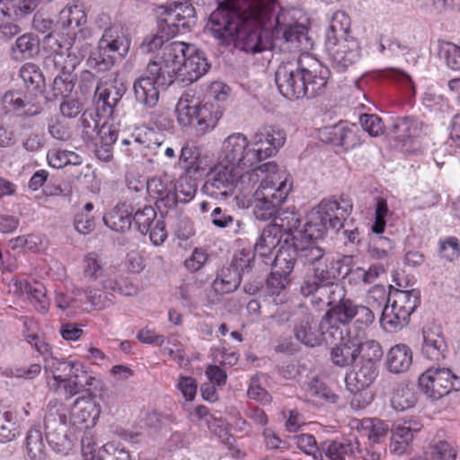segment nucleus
<instances>
[{
	"label": "nucleus",
	"instance_id": "obj_1",
	"mask_svg": "<svg viewBox=\"0 0 460 460\" xmlns=\"http://www.w3.org/2000/svg\"><path fill=\"white\" fill-rule=\"evenodd\" d=\"M237 6L220 4L211 13L207 30L220 44L250 54L261 53L275 47L282 35L288 41L286 14L281 12L271 20L277 0H236Z\"/></svg>",
	"mask_w": 460,
	"mask_h": 460
},
{
	"label": "nucleus",
	"instance_id": "obj_2",
	"mask_svg": "<svg viewBox=\"0 0 460 460\" xmlns=\"http://www.w3.org/2000/svg\"><path fill=\"white\" fill-rule=\"evenodd\" d=\"M285 140V133L274 128L259 130L251 142L243 133H233L222 143L221 159L238 169L252 168L276 154Z\"/></svg>",
	"mask_w": 460,
	"mask_h": 460
},
{
	"label": "nucleus",
	"instance_id": "obj_3",
	"mask_svg": "<svg viewBox=\"0 0 460 460\" xmlns=\"http://www.w3.org/2000/svg\"><path fill=\"white\" fill-rule=\"evenodd\" d=\"M352 201L341 197L339 200L323 199L307 213L305 221L296 212L289 211V234L302 233L311 238H322L329 229L339 231L351 214Z\"/></svg>",
	"mask_w": 460,
	"mask_h": 460
},
{
	"label": "nucleus",
	"instance_id": "obj_4",
	"mask_svg": "<svg viewBox=\"0 0 460 460\" xmlns=\"http://www.w3.org/2000/svg\"><path fill=\"white\" fill-rule=\"evenodd\" d=\"M157 57L172 84L179 81L188 85L199 79L210 67L202 51L181 41L164 45L162 54Z\"/></svg>",
	"mask_w": 460,
	"mask_h": 460
},
{
	"label": "nucleus",
	"instance_id": "obj_5",
	"mask_svg": "<svg viewBox=\"0 0 460 460\" xmlns=\"http://www.w3.org/2000/svg\"><path fill=\"white\" fill-rule=\"evenodd\" d=\"M325 302L330 309L323 317V325L327 326V337L334 341L342 340V335L352 333L349 324L353 321L356 303L346 297L345 288L341 285L330 286L326 289Z\"/></svg>",
	"mask_w": 460,
	"mask_h": 460
},
{
	"label": "nucleus",
	"instance_id": "obj_6",
	"mask_svg": "<svg viewBox=\"0 0 460 460\" xmlns=\"http://www.w3.org/2000/svg\"><path fill=\"white\" fill-rule=\"evenodd\" d=\"M130 47V40L120 24L105 28L96 50L90 53L87 65L99 72L111 69L118 59L124 58Z\"/></svg>",
	"mask_w": 460,
	"mask_h": 460
},
{
	"label": "nucleus",
	"instance_id": "obj_7",
	"mask_svg": "<svg viewBox=\"0 0 460 460\" xmlns=\"http://www.w3.org/2000/svg\"><path fill=\"white\" fill-rule=\"evenodd\" d=\"M420 304L419 289L390 288L387 303L383 309L380 323L387 332L402 330L409 323L411 314Z\"/></svg>",
	"mask_w": 460,
	"mask_h": 460
},
{
	"label": "nucleus",
	"instance_id": "obj_8",
	"mask_svg": "<svg viewBox=\"0 0 460 460\" xmlns=\"http://www.w3.org/2000/svg\"><path fill=\"white\" fill-rule=\"evenodd\" d=\"M253 197V215L256 219L267 221L273 218L272 223L278 219V223L284 224V216L288 212V208L284 207L288 199L286 179L274 189L261 182Z\"/></svg>",
	"mask_w": 460,
	"mask_h": 460
},
{
	"label": "nucleus",
	"instance_id": "obj_9",
	"mask_svg": "<svg viewBox=\"0 0 460 460\" xmlns=\"http://www.w3.org/2000/svg\"><path fill=\"white\" fill-rule=\"evenodd\" d=\"M172 79L164 71L158 57L149 61L146 74L135 80L133 90L136 101L146 108L155 107L159 100V87L166 88Z\"/></svg>",
	"mask_w": 460,
	"mask_h": 460
},
{
	"label": "nucleus",
	"instance_id": "obj_10",
	"mask_svg": "<svg viewBox=\"0 0 460 460\" xmlns=\"http://www.w3.org/2000/svg\"><path fill=\"white\" fill-rule=\"evenodd\" d=\"M68 409L57 400L50 401L46 408L44 429L49 447L58 453L71 449L72 439L67 434Z\"/></svg>",
	"mask_w": 460,
	"mask_h": 460
},
{
	"label": "nucleus",
	"instance_id": "obj_11",
	"mask_svg": "<svg viewBox=\"0 0 460 460\" xmlns=\"http://www.w3.org/2000/svg\"><path fill=\"white\" fill-rule=\"evenodd\" d=\"M420 389L432 400L460 390V377L449 368L429 367L419 377Z\"/></svg>",
	"mask_w": 460,
	"mask_h": 460
},
{
	"label": "nucleus",
	"instance_id": "obj_12",
	"mask_svg": "<svg viewBox=\"0 0 460 460\" xmlns=\"http://www.w3.org/2000/svg\"><path fill=\"white\" fill-rule=\"evenodd\" d=\"M252 257L249 252H240L234 256L229 267L224 268L217 275L212 287L217 293L228 294L235 291L241 284L242 275L252 268Z\"/></svg>",
	"mask_w": 460,
	"mask_h": 460
},
{
	"label": "nucleus",
	"instance_id": "obj_13",
	"mask_svg": "<svg viewBox=\"0 0 460 460\" xmlns=\"http://www.w3.org/2000/svg\"><path fill=\"white\" fill-rule=\"evenodd\" d=\"M224 163L219 162L210 170L202 187L204 193L208 196L222 200L233 195L236 177L235 167Z\"/></svg>",
	"mask_w": 460,
	"mask_h": 460
},
{
	"label": "nucleus",
	"instance_id": "obj_14",
	"mask_svg": "<svg viewBox=\"0 0 460 460\" xmlns=\"http://www.w3.org/2000/svg\"><path fill=\"white\" fill-rule=\"evenodd\" d=\"M126 91L127 87L118 73H111L98 80L94 90L97 111L108 117L112 116Z\"/></svg>",
	"mask_w": 460,
	"mask_h": 460
},
{
	"label": "nucleus",
	"instance_id": "obj_15",
	"mask_svg": "<svg viewBox=\"0 0 460 460\" xmlns=\"http://www.w3.org/2000/svg\"><path fill=\"white\" fill-rule=\"evenodd\" d=\"M45 43L52 51V55L45 60L46 65H53L57 74L73 75V72L78 66V58L69 51L72 45L60 38L58 33L47 35Z\"/></svg>",
	"mask_w": 460,
	"mask_h": 460
},
{
	"label": "nucleus",
	"instance_id": "obj_16",
	"mask_svg": "<svg viewBox=\"0 0 460 460\" xmlns=\"http://www.w3.org/2000/svg\"><path fill=\"white\" fill-rule=\"evenodd\" d=\"M324 46L334 66L340 71L346 70L361 58L359 42L353 36L340 39L331 38L329 41L324 42Z\"/></svg>",
	"mask_w": 460,
	"mask_h": 460
},
{
	"label": "nucleus",
	"instance_id": "obj_17",
	"mask_svg": "<svg viewBox=\"0 0 460 460\" xmlns=\"http://www.w3.org/2000/svg\"><path fill=\"white\" fill-rule=\"evenodd\" d=\"M313 270L314 280L306 281L301 287V292L304 296L313 295L322 300L323 296H327L326 289L329 290L330 286L339 285L334 280L341 277V270L335 268L332 260L328 257L314 266Z\"/></svg>",
	"mask_w": 460,
	"mask_h": 460
},
{
	"label": "nucleus",
	"instance_id": "obj_18",
	"mask_svg": "<svg viewBox=\"0 0 460 460\" xmlns=\"http://www.w3.org/2000/svg\"><path fill=\"white\" fill-rule=\"evenodd\" d=\"M289 365V379L302 383L310 396L323 399L329 403H336L339 396L334 394L326 385L321 382L317 376H313L308 382L304 378H308L310 372L309 364L306 360L297 361V366L294 364V359Z\"/></svg>",
	"mask_w": 460,
	"mask_h": 460
},
{
	"label": "nucleus",
	"instance_id": "obj_19",
	"mask_svg": "<svg viewBox=\"0 0 460 460\" xmlns=\"http://www.w3.org/2000/svg\"><path fill=\"white\" fill-rule=\"evenodd\" d=\"M325 331L327 326L323 325V319L318 323L314 316L305 310L294 320V337L297 341L306 347L314 348L325 341Z\"/></svg>",
	"mask_w": 460,
	"mask_h": 460
},
{
	"label": "nucleus",
	"instance_id": "obj_20",
	"mask_svg": "<svg viewBox=\"0 0 460 460\" xmlns=\"http://www.w3.org/2000/svg\"><path fill=\"white\" fill-rule=\"evenodd\" d=\"M309 18L302 10L289 12V51H301L308 55L313 49V39L308 35Z\"/></svg>",
	"mask_w": 460,
	"mask_h": 460
},
{
	"label": "nucleus",
	"instance_id": "obj_21",
	"mask_svg": "<svg viewBox=\"0 0 460 460\" xmlns=\"http://www.w3.org/2000/svg\"><path fill=\"white\" fill-rule=\"evenodd\" d=\"M283 242V245L279 249L275 256V263L280 264L281 261L288 263L285 257L286 252L283 251L284 245L288 243V227L284 224L274 223L268 225L262 231L259 240L254 245V249L261 256H266L271 248Z\"/></svg>",
	"mask_w": 460,
	"mask_h": 460
},
{
	"label": "nucleus",
	"instance_id": "obj_22",
	"mask_svg": "<svg viewBox=\"0 0 460 460\" xmlns=\"http://www.w3.org/2000/svg\"><path fill=\"white\" fill-rule=\"evenodd\" d=\"M342 336V340L334 341L331 338L328 339L327 332H325V342L333 346L330 353L332 362L337 367H345L355 362L358 350L355 334L349 333V335Z\"/></svg>",
	"mask_w": 460,
	"mask_h": 460
},
{
	"label": "nucleus",
	"instance_id": "obj_23",
	"mask_svg": "<svg viewBox=\"0 0 460 460\" xmlns=\"http://www.w3.org/2000/svg\"><path fill=\"white\" fill-rule=\"evenodd\" d=\"M76 362L61 360L54 357L45 358V371L47 374L48 385L56 392H63L66 385Z\"/></svg>",
	"mask_w": 460,
	"mask_h": 460
},
{
	"label": "nucleus",
	"instance_id": "obj_24",
	"mask_svg": "<svg viewBox=\"0 0 460 460\" xmlns=\"http://www.w3.org/2000/svg\"><path fill=\"white\" fill-rule=\"evenodd\" d=\"M100 415V408L93 400L77 399L70 412L69 423L78 429L93 427Z\"/></svg>",
	"mask_w": 460,
	"mask_h": 460
},
{
	"label": "nucleus",
	"instance_id": "obj_25",
	"mask_svg": "<svg viewBox=\"0 0 460 460\" xmlns=\"http://www.w3.org/2000/svg\"><path fill=\"white\" fill-rule=\"evenodd\" d=\"M146 190L149 196L155 199V205L160 210L174 208L180 199L178 188L156 177L147 181Z\"/></svg>",
	"mask_w": 460,
	"mask_h": 460
},
{
	"label": "nucleus",
	"instance_id": "obj_26",
	"mask_svg": "<svg viewBox=\"0 0 460 460\" xmlns=\"http://www.w3.org/2000/svg\"><path fill=\"white\" fill-rule=\"evenodd\" d=\"M314 239H309L307 234L302 233H297L296 236L293 235L292 246L296 252V262L314 267L326 258L324 251L321 247L314 245L312 242Z\"/></svg>",
	"mask_w": 460,
	"mask_h": 460
},
{
	"label": "nucleus",
	"instance_id": "obj_27",
	"mask_svg": "<svg viewBox=\"0 0 460 460\" xmlns=\"http://www.w3.org/2000/svg\"><path fill=\"white\" fill-rule=\"evenodd\" d=\"M420 429V426L416 421L410 420L403 424H397L392 431L390 452L397 456L408 454L411 448L414 434Z\"/></svg>",
	"mask_w": 460,
	"mask_h": 460
},
{
	"label": "nucleus",
	"instance_id": "obj_28",
	"mask_svg": "<svg viewBox=\"0 0 460 460\" xmlns=\"http://www.w3.org/2000/svg\"><path fill=\"white\" fill-rule=\"evenodd\" d=\"M378 376V366L360 363L358 369L350 371L345 376L346 389L357 394L368 388Z\"/></svg>",
	"mask_w": 460,
	"mask_h": 460
},
{
	"label": "nucleus",
	"instance_id": "obj_29",
	"mask_svg": "<svg viewBox=\"0 0 460 460\" xmlns=\"http://www.w3.org/2000/svg\"><path fill=\"white\" fill-rule=\"evenodd\" d=\"M158 15L172 14L182 29L190 30L196 24V11L193 5L189 3L172 2L168 4L157 6Z\"/></svg>",
	"mask_w": 460,
	"mask_h": 460
},
{
	"label": "nucleus",
	"instance_id": "obj_30",
	"mask_svg": "<svg viewBox=\"0 0 460 460\" xmlns=\"http://www.w3.org/2000/svg\"><path fill=\"white\" fill-rule=\"evenodd\" d=\"M421 354L431 361H440L446 358L447 345L438 330H423Z\"/></svg>",
	"mask_w": 460,
	"mask_h": 460
},
{
	"label": "nucleus",
	"instance_id": "obj_31",
	"mask_svg": "<svg viewBox=\"0 0 460 460\" xmlns=\"http://www.w3.org/2000/svg\"><path fill=\"white\" fill-rule=\"evenodd\" d=\"M71 376L64 385V394L73 396L84 390L96 388L97 380L94 376L88 372L87 368L79 362H76L71 373Z\"/></svg>",
	"mask_w": 460,
	"mask_h": 460
},
{
	"label": "nucleus",
	"instance_id": "obj_32",
	"mask_svg": "<svg viewBox=\"0 0 460 460\" xmlns=\"http://www.w3.org/2000/svg\"><path fill=\"white\" fill-rule=\"evenodd\" d=\"M307 61H312L309 55L299 54L296 63L292 64V66H296V69L289 71V87L291 88L292 95L296 99L308 98L307 75L306 67L305 66V63ZM289 65H291L290 61Z\"/></svg>",
	"mask_w": 460,
	"mask_h": 460
},
{
	"label": "nucleus",
	"instance_id": "obj_33",
	"mask_svg": "<svg viewBox=\"0 0 460 460\" xmlns=\"http://www.w3.org/2000/svg\"><path fill=\"white\" fill-rule=\"evenodd\" d=\"M39 53L40 40L33 33H24L19 36L10 48V57L15 61L33 58Z\"/></svg>",
	"mask_w": 460,
	"mask_h": 460
},
{
	"label": "nucleus",
	"instance_id": "obj_34",
	"mask_svg": "<svg viewBox=\"0 0 460 460\" xmlns=\"http://www.w3.org/2000/svg\"><path fill=\"white\" fill-rule=\"evenodd\" d=\"M412 364V351L403 343L393 346L386 355L387 369L394 374L406 372Z\"/></svg>",
	"mask_w": 460,
	"mask_h": 460
},
{
	"label": "nucleus",
	"instance_id": "obj_35",
	"mask_svg": "<svg viewBox=\"0 0 460 460\" xmlns=\"http://www.w3.org/2000/svg\"><path fill=\"white\" fill-rule=\"evenodd\" d=\"M133 208L126 202L119 203L103 217L105 225L115 232H126L132 226Z\"/></svg>",
	"mask_w": 460,
	"mask_h": 460
},
{
	"label": "nucleus",
	"instance_id": "obj_36",
	"mask_svg": "<svg viewBox=\"0 0 460 460\" xmlns=\"http://www.w3.org/2000/svg\"><path fill=\"white\" fill-rule=\"evenodd\" d=\"M422 125V122L414 117H397L392 124L391 131L394 138L405 143L407 139L421 135Z\"/></svg>",
	"mask_w": 460,
	"mask_h": 460
},
{
	"label": "nucleus",
	"instance_id": "obj_37",
	"mask_svg": "<svg viewBox=\"0 0 460 460\" xmlns=\"http://www.w3.org/2000/svg\"><path fill=\"white\" fill-rule=\"evenodd\" d=\"M323 450L330 460H345L346 456L359 452V443L356 438L332 440L325 442Z\"/></svg>",
	"mask_w": 460,
	"mask_h": 460
},
{
	"label": "nucleus",
	"instance_id": "obj_38",
	"mask_svg": "<svg viewBox=\"0 0 460 460\" xmlns=\"http://www.w3.org/2000/svg\"><path fill=\"white\" fill-rule=\"evenodd\" d=\"M19 76L23 81L28 92L35 97L41 95L45 89V78L40 68L33 63H25L19 70Z\"/></svg>",
	"mask_w": 460,
	"mask_h": 460
},
{
	"label": "nucleus",
	"instance_id": "obj_39",
	"mask_svg": "<svg viewBox=\"0 0 460 460\" xmlns=\"http://www.w3.org/2000/svg\"><path fill=\"white\" fill-rule=\"evenodd\" d=\"M199 105V102L195 100L193 95L190 93L182 94L175 107L178 123L182 127L193 125Z\"/></svg>",
	"mask_w": 460,
	"mask_h": 460
},
{
	"label": "nucleus",
	"instance_id": "obj_40",
	"mask_svg": "<svg viewBox=\"0 0 460 460\" xmlns=\"http://www.w3.org/2000/svg\"><path fill=\"white\" fill-rule=\"evenodd\" d=\"M4 104H8L14 111L20 112L24 116H36L42 112L43 107L40 102H33L23 99L20 93L8 92L3 96Z\"/></svg>",
	"mask_w": 460,
	"mask_h": 460
},
{
	"label": "nucleus",
	"instance_id": "obj_41",
	"mask_svg": "<svg viewBox=\"0 0 460 460\" xmlns=\"http://www.w3.org/2000/svg\"><path fill=\"white\" fill-rule=\"evenodd\" d=\"M270 167H272V164L266 163L252 168L238 176L236 175L235 188H240L241 192H246L251 190L260 181H261V183L264 182L266 186H269L268 182L264 181V176Z\"/></svg>",
	"mask_w": 460,
	"mask_h": 460
},
{
	"label": "nucleus",
	"instance_id": "obj_42",
	"mask_svg": "<svg viewBox=\"0 0 460 460\" xmlns=\"http://www.w3.org/2000/svg\"><path fill=\"white\" fill-rule=\"evenodd\" d=\"M219 119L218 112L211 103H199L195 117V127L200 135L213 129Z\"/></svg>",
	"mask_w": 460,
	"mask_h": 460
},
{
	"label": "nucleus",
	"instance_id": "obj_43",
	"mask_svg": "<svg viewBox=\"0 0 460 460\" xmlns=\"http://www.w3.org/2000/svg\"><path fill=\"white\" fill-rule=\"evenodd\" d=\"M288 273L273 271L267 279L270 296L277 305H283L288 301Z\"/></svg>",
	"mask_w": 460,
	"mask_h": 460
},
{
	"label": "nucleus",
	"instance_id": "obj_44",
	"mask_svg": "<svg viewBox=\"0 0 460 460\" xmlns=\"http://www.w3.org/2000/svg\"><path fill=\"white\" fill-rule=\"evenodd\" d=\"M385 267L381 264H374L367 270L361 267H355L350 271L342 272L344 279L351 285H358L360 283L371 284L373 283L382 273H385Z\"/></svg>",
	"mask_w": 460,
	"mask_h": 460
},
{
	"label": "nucleus",
	"instance_id": "obj_45",
	"mask_svg": "<svg viewBox=\"0 0 460 460\" xmlns=\"http://www.w3.org/2000/svg\"><path fill=\"white\" fill-rule=\"evenodd\" d=\"M416 402L417 397L413 386L400 383L394 389L391 404L395 411H402L410 409L415 405Z\"/></svg>",
	"mask_w": 460,
	"mask_h": 460
},
{
	"label": "nucleus",
	"instance_id": "obj_46",
	"mask_svg": "<svg viewBox=\"0 0 460 460\" xmlns=\"http://www.w3.org/2000/svg\"><path fill=\"white\" fill-rule=\"evenodd\" d=\"M26 451L31 460H43L46 456L45 444L40 425H33L26 434Z\"/></svg>",
	"mask_w": 460,
	"mask_h": 460
},
{
	"label": "nucleus",
	"instance_id": "obj_47",
	"mask_svg": "<svg viewBox=\"0 0 460 460\" xmlns=\"http://www.w3.org/2000/svg\"><path fill=\"white\" fill-rule=\"evenodd\" d=\"M330 74L329 68L323 66L314 70L306 68L308 99L314 98L324 92Z\"/></svg>",
	"mask_w": 460,
	"mask_h": 460
},
{
	"label": "nucleus",
	"instance_id": "obj_48",
	"mask_svg": "<svg viewBox=\"0 0 460 460\" xmlns=\"http://www.w3.org/2000/svg\"><path fill=\"white\" fill-rule=\"evenodd\" d=\"M355 336L356 349L358 350L356 353L357 358L360 357V363H369L374 366H378V362L383 356V349L380 344L374 340L360 342L358 340V334H355Z\"/></svg>",
	"mask_w": 460,
	"mask_h": 460
},
{
	"label": "nucleus",
	"instance_id": "obj_49",
	"mask_svg": "<svg viewBox=\"0 0 460 460\" xmlns=\"http://www.w3.org/2000/svg\"><path fill=\"white\" fill-rule=\"evenodd\" d=\"M350 18L343 11H336L331 20V23L326 30L325 40L329 41L331 38L340 39L351 36L349 34Z\"/></svg>",
	"mask_w": 460,
	"mask_h": 460
},
{
	"label": "nucleus",
	"instance_id": "obj_50",
	"mask_svg": "<svg viewBox=\"0 0 460 460\" xmlns=\"http://www.w3.org/2000/svg\"><path fill=\"white\" fill-rule=\"evenodd\" d=\"M62 27L68 29L70 36H75L76 31H81V27L86 23V14L84 12L75 5L63 10L60 13Z\"/></svg>",
	"mask_w": 460,
	"mask_h": 460
},
{
	"label": "nucleus",
	"instance_id": "obj_51",
	"mask_svg": "<svg viewBox=\"0 0 460 460\" xmlns=\"http://www.w3.org/2000/svg\"><path fill=\"white\" fill-rule=\"evenodd\" d=\"M20 434L16 416L13 411L0 408V442L13 440Z\"/></svg>",
	"mask_w": 460,
	"mask_h": 460
},
{
	"label": "nucleus",
	"instance_id": "obj_52",
	"mask_svg": "<svg viewBox=\"0 0 460 460\" xmlns=\"http://www.w3.org/2000/svg\"><path fill=\"white\" fill-rule=\"evenodd\" d=\"M157 219L156 211L150 205H145L136 210L133 208L132 223H134L137 230L143 234H147Z\"/></svg>",
	"mask_w": 460,
	"mask_h": 460
},
{
	"label": "nucleus",
	"instance_id": "obj_53",
	"mask_svg": "<svg viewBox=\"0 0 460 460\" xmlns=\"http://www.w3.org/2000/svg\"><path fill=\"white\" fill-rule=\"evenodd\" d=\"M293 445L304 453L313 456L314 459H322V453L317 447L316 440L314 436L310 434L289 435V447Z\"/></svg>",
	"mask_w": 460,
	"mask_h": 460
},
{
	"label": "nucleus",
	"instance_id": "obj_54",
	"mask_svg": "<svg viewBox=\"0 0 460 460\" xmlns=\"http://www.w3.org/2000/svg\"><path fill=\"white\" fill-rule=\"evenodd\" d=\"M358 133L359 129L355 124L349 126L346 122L341 121L338 146L350 150L359 146L361 140Z\"/></svg>",
	"mask_w": 460,
	"mask_h": 460
},
{
	"label": "nucleus",
	"instance_id": "obj_55",
	"mask_svg": "<svg viewBox=\"0 0 460 460\" xmlns=\"http://www.w3.org/2000/svg\"><path fill=\"white\" fill-rule=\"evenodd\" d=\"M25 292L29 299L40 312H47L49 306V300L47 297V290L43 284L35 282L25 286Z\"/></svg>",
	"mask_w": 460,
	"mask_h": 460
},
{
	"label": "nucleus",
	"instance_id": "obj_56",
	"mask_svg": "<svg viewBox=\"0 0 460 460\" xmlns=\"http://www.w3.org/2000/svg\"><path fill=\"white\" fill-rule=\"evenodd\" d=\"M157 13V8L155 9ZM157 21V34L168 41L171 38H173L180 32L181 26L176 22L175 18L172 14L158 15Z\"/></svg>",
	"mask_w": 460,
	"mask_h": 460
},
{
	"label": "nucleus",
	"instance_id": "obj_57",
	"mask_svg": "<svg viewBox=\"0 0 460 460\" xmlns=\"http://www.w3.org/2000/svg\"><path fill=\"white\" fill-rule=\"evenodd\" d=\"M74 87L75 78L73 75L57 74L51 88L52 96L55 99H65L70 95Z\"/></svg>",
	"mask_w": 460,
	"mask_h": 460
},
{
	"label": "nucleus",
	"instance_id": "obj_58",
	"mask_svg": "<svg viewBox=\"0 0 460 460\" xmlns=\"http://www.w3.org/2000/svg\"><path fill=\"white\" fill-rule=\"evenodd\" d=\"M438 55L453 70H460V47L451 42L440 45Z\"/></svg>",
	"mask_w": 460,
	"mask_h": 460
},
{
	"label": "nucleus",
	"instance_id": "obj_59",
	"mask_svg": "<svg viewBox=\"0 0 460 460\" xmlns=\"http://www.w3.org/2000/svg\"><path fill=\"white\" fill-rule=\"evenodd\" d=\"M82 456L84 460H105L103 446L98 447L93 436L85 434L81 440Z\"/></svg>",
	"mask_w": 460,
	"mask_h": 460
},
{
	"label": "nucleus",
	"instance_id": "obj_60",
	"mask_svg": "<svg viewBox=\"0 0 460 460\" xmlns=\"http://www.w3.org/2000/svg\"><path fill=\"white\" fill-rule=\"evenodd\" d=\"M359 123L363 130L371 137H378L385 131V126L381 118L376 114H361L359 116Z\"/></svg>",
	"mask_w": 460,
	"mask_h": 460
},
{
	"label": "nucleus",
	"instance_id": "obj_61",
	"mask_svg": "<svg viewBox=\"0 0 460 460\" xmlns=\"http://www.w3.org/2000/svg\"><path fill=\"white\" fill-rule=\"evenodd\" d=\"M374 320L375 314L370 308L359 304L355 305L352 323L359 331L367 329L373 323Z\"/></svg>",
	"mask_w": 460,
	"mask_h": 460
},
{
	"label": "nucleus",
	"instance_id": "obj_62",
	"mask_svg": "<svg viewBox=\"0 0 460 460\" xmlns=\"http://www.w3.org/2000/svg\"><path fill=\"white\" fill-rule=\"evenodd\" d=\"M439 254L448 261H453L460 256V243L455 236L439 241Z\"/></svg>",
	"mask_w": 460,
	"mask_h": 460
},
{
	"label": "nucleus",
	"instance_id": "obj_63",
	"mask_svg": "<svg viewBox=\"0 0 460 460\" xmlns=\"http://www.w3.org/2000/svg\"><path fill=\"white\" fill-rule=\"evenodd\" d=\"M104 269L101 261L95 253H89L84 260V276L90 279L95 280L102 277Z\"/></svg>",
	"mask_w": 460,
	"mask_h": 460
},
{
	"label": "nucleus",
	"instance_id": "obj_64",
	"mask_svg": "<svg viewBox=\"0 0 460 460\" xmlns=\"http://www.w3.org/2000/svg\"><path fill=\"white\" fill-rule=\"evenodd\" d=\"M456 453L447 441L441 440L431 447L430 460H455Z\"/></svg>",
	"mask_w": 460,
	"mask_h": 460
}]
</instances>
